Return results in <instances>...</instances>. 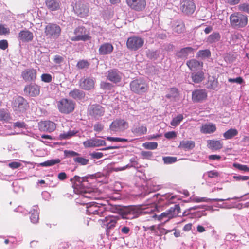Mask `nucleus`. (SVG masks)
<instances>
[{
  "mask_svg": "<svg viewBox=\"0 0 249 249\" xmlns=\"http://www.w3.org/2000/svg\"><path fill=\"white\" fill-rule=\"evenodd\" d=\"M74 10L75 13L81 18L87 17L89 12L88 5L81 1L76 3Z\"/></svg>",
  "mask_w": 249,
  "mask_h": 249,
  "instance_id": "4468645a",
  "label": "nucleus"
},
{
  "mask_svg": "<svg viewBox=\"0 0 249 249\" xmlns=\"http://www.w3.org/2000/svg\"><path fill=\"white\" fill-rule=\"evenodd\" d=\"M170 93L166 95V97L168 99L171 98H176L178 95V89L176 88H171L169 89Z\"/></svg>",
  "mask_w": 249,
  "mask_h": 249,
  "instance_id": "c03bdc74",
  "label": "nucleus"
},
{
  "mask_svg": "<svg viewBox=\"0 0 249 249\" xmlns=\"http://www.w3.org/2000/svg\"><path fill=\"white\" fill-rule=\"evenodd\" d=\"M221 36L219 33L215 32L209 35L207 38V42L209 43L212 44L220 40Z\"/></svg>",
  "mask_w": 249,
  "mask_h": 249,
  "instance_id": "f704fd0d",
  "label": "nucleus"
},
{
  "mask_svg": "<svg viewBox=\"0 0 249 249\" xmlns=\"http://www.w3.org/2000/svg\"><path fill=\"white\" fill-rule=\"evenodd\" d=\"M69 95L70 97L75 100H81L84 98L85 94L83 91L74 89L69 92Z\"/></svg>",
  "mask_w": 249,
  "mask_h": 249,
  "instance_id": "72a5a7b5",
  "label": "nucleus"
},
{
  "mask_svg": "<svg viewBox=\"0 0 249 249\" xmlns=\"http://www.w3.org/2000/svg\"><path fill=\"white\" fill-rule=\"evenodd\" d=\"M89 113L90 116L98 119L99 117L104 115L105 110L100 105L94 104L90 107Z\"/></svg>",
  "mask_w": 249,
  "mask_h": 249,
  "instance_id": "a211bd4d",
  "label": "nucleus"
},
{
  "mask_svg": "<svg viewBox=\"0 0 249 249\" xmlns=\"http://www.w3.org/2000/svg\"><path fill=\"white\" fill-rule=\"evenodd\" d=\"M120 218L118 216H106L104 219L100 220L106 226L107 231H108L115 227L117 221Z\"/></svg>",
  "mask_w": 249,
  "mask_h": 249,
  "instance_id": "412c9836",
  "label": "nucleus"
},
{
  "mask_svg": "<svg viewBox=\"0 0 249 249\" xmlns=\"http://www.w3.org/2000/svg\"><path fill=\"white\" fill-rule=\"evenodd\" d=\"M70 181L73 184H75L76 182H79L80 183H82V181L81 180V177L78 176H75L73 178L70 179Z\"/></svg>",
  "mask_w": 249,
  "mask_h": 249,
  "instance_id": "0e129e2a",
  "label": "nucleus"
},
{
  "mask_svg": "<svg viewBox=\"0 0 249 249\" xmlns=\"http://www.w3.org/2000/svg\"><path fill=\"white\" fill-rule=\"evenodd\" d=\"M12 106L13 110L17 113H24L29 107L27 101L20 96L14 99Z\"/></svg>",
  "mask_w": 249,
  "mask_h": 249,
  "instance_id": "39448f33",
  "label": "nucleus"
},
{
  "mask_svg": "<svg viewBox=\"0 0 249 249\" xmlns=\"http://www.w3.org/2000/svg\"><path fill=\"white\" fill-rule=\"evenodd\" d=\"M163 160L165 164H172L175 162L177 160V158L175 157H163Z\"/></svg>",
  "mask_w": 249,
  "mask_h": 249,
  "instance_id": "de8ad7c7",
  "label": "nucleus"
},
{
  "mask_svg": "<svg viewBox=\"0 0 249 249\" xmlns=\"http://www.w3.org/2000/svg\"><path fill=\"white\" fill-rule=\"evenodd\" d=\"M106 209L103 206H98L96 204L90 205L87 207V213L89 215H97L98 217L104 216Z\"/></svg>",
  "mask_w": 249,
  "mask_h": 249,
  "instance_id": "9b49d317",
  "label": "nucleus"
},
{
  "mask_svg": "<svg viewBox=\"0 0 249 249\" xmlns=\"http://www.w3.org/2000/svg\"><path fill=\"white\" fill-rule=\"evenodd\" d=\"M211 56V52L208 49L199 50L197 53V56L202 58L209 57Z\"/></svg>",
  "mask_w": 249,
  "mask_h": 249,
  "instance_id": "37998d69",
  "label": "nucleus"
},
{
  "mask_svg": "<svg viewBox=\"0 0 249 249\" xmlns=\"http://www.w3.org/2000/svg\"><path fill=\"white\" fill-rule=\"evenodd\" d=\"M238 131L236 129L231 128L226 131L223 134V136L226 139H231L238 134Z\"/></svg>",
  "mask_w": 249,
  "mask_h": 249,
  "instance_id": "58836bf2",
  "label": "nucleus"
},
{
  "mask_svg": "<svg viewBox=\"0 0 249 249\" xmlns=\"http://www.w3.org/2000/svg\"><path fill=\"white\" fill-rule=\"evenodd\" d=\"M195 146V142L193 141H182L178 146L180 149L185 150H189L193 149Z\"/></svg>",
  "mask_w": 249,
  "mask_h": 249,
  "instance_id": "2f4dec72",
  "label": "nucleus"
},
{
  "mask_svg": "<svg viewBox=\"0 0 249 249\" xmlns=\"http://www.w3.org/2000/svg\"><path fill=\"white\" fill-rule=\"evenodd\" d=\"M208 147L212 150H218L223 147V142L220 140H209L207 141Z\"/></svg>",
  "mask_w": 249,
  "mask_h": 249,
  "instance_id": "c85d7f7f",
  "label": "nucleus"
},
{
  "mask_svg": "<svg viewBox=\"0 0 249 249\" xmlns=\"http://www.w3.org/2000/svg\"><path fill=\"white\" fill-rule=\"evenodd\" d=\"M229 19L230 25L234 28H245L248 23L247 16L239 12L231 14Z\"/></svg>",
  "mask_w": 249,
  "mask_h": 249,
  "instance_id": "7ed1b4c3",
  "label": "nucleus"
},
{
  "mask_svg": "<svg viewBox=\"0 0 249 249\" xmlns=\"http://www.w3.org/2000/svg\"><path fill=\"white\" fill-rule=\"evenodd\" d=\"M40 130L44 132H52L54 131L56 127V124L51 121H41L38 123Z\"/></svg>",
  "mask_w": 249,
  "mask_h": 249,
  "instance_id": "f3484780",
  "label": "nucleus"
},
{
  "mask_svg": "<svg viewBox=\"0 0 249 249\" xmlns=\"http://www.w3.org/2000/svg\"><path fill=\"white\" fill-rule=\"evenodd\" d=\"M89 66V62L86 60H81L79 61L76 65V67L79 69L88 68Z\"/></svg>",
  "mask_w": 249,
  "mask_h": 249,
  "instance_id": "49530a36",
  "label": "nucleus"
},
{
  "mask_svg": "<svg viewBox=\"0 0 249 249\" xmlns=\"http://www.w3.org/2000/svg\"><path fill=\"white\" fill-rule=\"evenodd\" d=\"M164 136L167 139H172L176 137V134L174 131L168 132L164 134Z\"/></svg>",
  "mask_w": 249,
  "mask_h": 249,
  "instance_id": "69168bd1",
  "label": "nucleus"
},
{
  "mask_svg": "<svg viewBox=\"0 0 249 249\" xmlns=\"http://www.w3.org/2000/svg\"><path fill=\"white\" fill-rule=\"evenodd\" d=\"M27 124L24 122H17L14 123V127H18L19 128H26Z\"/></svg>",
  "mask_w": 249,
  "mask_h": 249,
  "instance_id": "052dcab7",
  "label": "nucleus"
},
{
  "mask_svg": "<svg viewBox=\"0 0 249 249\" xmlns=\"http://www.w3.org/2000/svg\"><path fill=\"white\" fill-rule=\"evenodd\" d=\"M144 39L138 36H133L128 38L126 45L127 48L131 51H137L144 44Z\"/></svg>",
  "mask_w": 249,
  "mask_h": 249,
  "instance_id": "423d86ee",
  "label": "nucleus"
},
{
  "mask_svg": "<svg viewBox=\"0 0 249 249\" xmlns=\"http://www.w3.org/2000/svg\"><path fill=\"white\" fill-rule=\"evenodd\" d=\"M147 127L144 125L136 127L132 130V132L137 136H141L147 133Z\"/></svg>",
  "mask_w": 249,
  "mask_h": 249,
  "instance_id": "e433bc0d",
  "label": "nucleus"
},
{
  "mask_svg": "<svg viewBox=\"0 0 249 249\" xmlns=\"http://www.w3.org/2000/svg\"><path fill=\"white\" fill-rule=\"evenodd\" d=\"M63 61H64V58L63 57H62L60 55H56L54 56V62L55 63L60 64V63H62Z\"/></svg>",
  "mask_w": 249,
  "mask_h": 249,
  "instance_id": "338daca9",
  "label": "nucleus"
},
{
  "mask_svg": "<svg viewBox=\"0 0 249 249\" xmlns=\"http://www.w3.org/2000/svg\"><path fill=\"white\" fill-rule=\"evenodd\" d=\"M180 212V208L179 205L176 204L174 207H171L165 212L161 213L158 216V219L162 220L164 219H167L165 222L168 221L169 220L175 217L178 215Z\"/></svg>",
  "mask_w": 249,
  "mask_h": 249,
  "instance_id": "0eeeda50",
  "label": "nucleus"
},
{
  "mask_svg": "<svg viewBox=\"0 0 249 249\" xmlns=\"http://www.w3.org/2000/svg\"><path fill=\"white\" fill-rule=\"evenodd\" d=\"M8 42L6 39L0 40V49L3 50H6L8 47Z\"/></svg>",
  "mask_w": 249,
  "mask_h": 249,
  "instance_id": "13d9d810",
  "label": "nucleus"
},
{
  "mask_svg": "<svg viewBox=\"0 0 249 249\" xmlns=\"http://www.w3.org/2000/svg\"><path fill=\"white\" fill-rule=\"evenodd\" d=\"M238 10L241 11L245 12L249 14V4L242 3L238 6Z\"/></svg>",
  "mask_w": 249,
  "mask_h": 249,
  "instance_id": "603ef678",
  "label": "nucleus"
},
{
  "mask_svg": "<svg viewBox=\"0 0 249 249\" xmlns=\"http://www.w3.org/2000/svg\"><path fill=\"white\" fill-rule=\"evenodd\" d=\"M10 33V29L6 27L5 25L0 24V35L6 36L8 35Z\"/></svg>",
  "mask_w": 249,
  "mask_h": 249,
  "instance_id": "8fccbe9b",
  "label": "nucleus"
},
{
  "mask_svg": "<svg viewBox=\"0 0 249 249\" xmlns=\"http://www.w3.org/2000/svg\"><path fill=\"white\" fill-rule=\"evenodd\" d=\"M21 75L26 82L35 81L36 79L37 71L33 68L26 69L22 71Z\"/></svg>",
  "mask_w": 249,
  "mask_h": 249,
  "instance_id": "dca6fc26",
  "label": "nucleus"
},
{
  "mask_svg": "<svg viewBox=\"0 0 249 249\" xmlns=\"http://www.w3.org/2000/svg\"><path fill=\"white\" fill-rule=\"evenodd\" d=\"M104 126L101 123L97 122L94 125V130L97 132H101L104 129Z\"/></svg>",
  "mask_w": 249,
  "mask_h": 249,
  "instance_id": "4d7b16f0",
  "label": "nucleus"
},
{
  "mask_svg": "<svg viewBox=\"0 0 249 249\" xmlns=\"http://www.w3.org/2000/svg\"><path fill=\"white\" fill-rule=\"evenodd\" d=\"M86 29L84 27L79 26L74 30L75 36L71 37L72 41H87L91 39V37L89 34H85Z\"/></svg>",
  "mask_w": 249,
  "mask_h": 249,
  "instance_id": "1a4fd4ad",
  "label": "nucleus"
},
{
  "mask_svg": "<svg viewBox=\"0 0 249 249\" xmlns=\"http://www.w3.org/2000/svg\"><path fill=\"white\" fill-rule=\"evenodd\" d=\"M21 166V164L20 162L17 161H13L8 164V166L13 169H17Z\"/></svg>",
  "mask_w": 249,
  "mask_h": 249,
  "instance_id": "bf43d9fd",
  "label": "nucleus"
},
{
  "mask_svg": "<svg viewBox=\"0 0 249 249\" xmlns=\"http://www.w3.org/2000/svg\"><path fill=\"white\" fill-rule=\"evenodd\" d=\"M207 174H208V176L209 178H214V177H217L219 175V173L217 172L213 171V170L210 171L208 172Z\"/></svg>",
  "mask_w": 249,
  "mask_h": 249,
  "instance_id": "774afa93",
  "label": "nucleus"
},
{
  "mask_svg": "<svg viewBox=\"0 0 249 249\" xmlns=\"http://www.w3.org/2000/svg\"><path fill=\"white\" fill-rule=\"evenodd\" d=\"M64 153L65 156L67 158L73 157L74 158L75 157H78V156H80L79 153L72 150H66L64 151Z\"/></svg>",
  "mask_w": 249,
  "mask_h": 249,
  "instance_id": "09e8293b",
  "label": "nucleus"
},
{
  "mask_svg": "<svg viewBox=\"0 0 249 249\" xmlns=\"http://www.w3.org/2000/svg\"><path fill=\"white\" fill-rule=\"evenodd\" d=\"M61 161L59 159H52L40 163L42 167L51 166L60 163Z\"/></svg>",
  "mask_w": 249,
  "mask_h": 249,
  "instance_id": "ea45409f",
  "label": "nucleus"
},
{
  "mask_svg": "<svg viewBox=\"0 0 249 249\" xmlns=\"http://www.w3.org/2000/svg\"><path fill=\"white\" fill-rule=\"evenodd\" d=\"M105 141L97 139H90L83 142L85 147H95L106 145Z\"/></svg>",
  "mask_w": 249,
  "mask_h": 249,
  "instance_id": "4be33fe9",
  "label": "nucleus"
},
{
  "mask_svg": "<svg viewBox=\"0 0 249 249\" xmlns=\"http://www.w3.org/2000/svg\"><path fill=\"white\" fill-rule=\"evenodd\" d=\"M183 119V116L182 114H178L176 117L174 118L171 122V125L173 126L176 127L178 125Z\"/></svg>",
  "mask_w": 249,
  "mask_h": 249,
  "instance_id": "79ce46f5",
  "label": "nucleus"
},
{
  "mask_svg": "<svg viewBox=\"0 0 249 249\" xmlns=\"http://www.w3.org/2000/svg\"><path fill=\"white\" fill-rule=\"evenodd\" d=\"M180 9L185 14H191L196 9V5L193 0H183L180 3Z\"/></svg>",
  "mask_w": 249,
  "mask_h": 249,
  "instance_id": "ddd939ff",
  "label": "nucleus"
},
{
  "mask_svg": "<svg viewBox=\"0 0 249 249\" xmlns=\"http://www.w3.org/2000/svg\"><path fill=\"white\" fill-rule=\"evenodd\" d=\"M9 117L8 113L4 109H0V120H7Z\"/></svg>",
  "mask_w": 249,
  "mask_h": 249,
  "instance_id": "6e6d98bb",
  "label": "nucleus"
},
{
  "mask_svg": "<svg viewBox=\"0 0 249 249\" xmlns=\"http://www.w3.org/2000/svg\"><path fill=\"white\" fill-rule=\"evenodd\" d=\"M39 208L37 206H34L33 209L30 211V218L31 222L36 224L39 221Z\"/></svg>",
  "mask_w": 249,
  "mask_h": 249,
  "instance_id": "7c9ffc66",
  "label": "nucleus"
},
{
  "mask_svg": "<svg viewBox=\"0 0 249 249\" xmlns=\"http://www.w3.org/2000/svg\"><path fill=\"white\" fill-rule=\"evenodd\" d=\"M107 139L109 141L115 142H127L128 141L126 139L119 137H107Z\"/></svg>",
  "mask_w": 249,
  "mask_h": 249,
  "instance_id": "3c124183",
  "label": "nucleus"
},
{
  "mask_svg": "<svg viewBox=\"0 0 249 249\" xmlns=\"http://www.w3.org/2000/svg\"><path fill=\"white\" fill-rule=\"evenodd\" d=\"M75 103L72 100L62 98L57 102L59 111L62 114H69L72 113L75 108Z\"/></svg>",
  "mask_w": 249,
  "mask_h": 249,
  "instance_id": "20e7f679",
  "label": "nucleus"
},
{
  "mask_svg": "<svg viewBox=\"0 0 249 249\" xmlns=\"http://www.w3.org/2000/svg\"><path fill=\"white\" fill-rule=\"evenodd\" d=\"M142 146L146 149L154 150L157 148V142H146L143 143Z\"/></svg>",
  "mask_w": 249,
  "mask_h": 249,
  "instance_id": "a18cd8bd",
  "label": "nucleus"
},
{
  "mask_svg": "<svg viewBox=\"0 0 249 249\" xmlns=\"http://www.w3.org/2000/svg\"><path fill=\"white\" fill-rule=\"evenodd\" d=\"M45 4L50 11H57L60 8V2L57 0H47Z\"/></svg>",
  "mask_w": 249,
  "mask_h": 249,
  "instance_id": "c756f323",
  "label": "nucleus"
},
{
  "mask_svg": "<svg viewBox=\"0 0 249 249\" xmlns=\"http://www.w3.org/2000/svg\"><path fill=\"white\" fill-rule=\"evenodd\" d=\"M191 78L192 81L195 83H199L201 82L205 78L204 73L201 70L196 72H192L191 73Z\"/></svg>",
  "mask_w": 249,
  "mask_h": 249,
  "instance_id": "473e14b6",
  "label": "nucleus"
},
{
  "mask_svg": "<svg viewBox=\"0 0 249 249\" xmlns=\"http://www.w3.org/2000/svg\"><path fill=\"white\" fill-rule=\"evenodd\" d=\"M73 161L76 163H78L80 165H86L89 163V160L80 157H75L73 159Z\"/></svg>",
  "mask_w": 249,
  "mask_h": 249,
  "instance_id": "a19ab883",
  "label": "nucleus"
},
{
  "mask_svg": "<svg viewBox=\"0 0 249 249\" xmlns=\"http://www.w3.org/2000/svg\"><path fill=\"white\" fill-rule=\"evenodd\" d=\"M60 27L54 23H49L45 28L44 33L50 38H57L61 34Z\"/></svg>",
  "mask_w": 249,
  "mask_h": 249,
  "instance_id": "6e6552de",
  "label": "nucleus"
},
{
  "mask_svg": "<svg viewBox=\"0 0 249 249\" xmlns=\"http://www.w3.org/2000/svg\"><path fill=\"white\" fill-rule=\"evenodd\" d=\"M173 31L178 34L183 33L185 30V24L183 22H177L173 27Z\"/></svg>",
  "mask_w": 249,
  "mask_h": 249,
  "instance_id": "c9c22d12",
  "label": "nucleus"
},
{
  "mask_svg": "<svg viewBox=\"0 0 249 249\" xmlns=\"http://www.w3.org/2000/svg\"><path fill=\"white\" fill-rule=\"evenodd\" d=\"M207 93L204 89H196L192 93V100L195 103L201 102L206 99Z\"/></svg>",
  "mask_w": 249,
  "mask_h": 249,
  "instance_id": "2eb2a0df",
  "label": "nucleus"
},
{
  "mask_svg": "<svg viewBox=\"0 0 249 249\" xmlns=\"http://www.w3.org/2000/svg\"><path fill=\"white\" fill-rule=\"evenodd\" d=\"M194 49L191 47H187L181 49L176 53V55L180 58H187L189 55L194 54Z\"/></svg>",
  "mask_w": 249,
  "mask_h": 249,
  "instance_id": "393cba45",
  "label": "nucleus"
},
{
  "mask_svg": "<svg viewBox=\"0 0 249 249\" xmlns=\"http://www.w3.org/2000/svg\"><path fill=\"white\" fill-rule=\"evenodd\" d=\"M233 166L239 170L245 172H249V168L246 165H242L239 163H234Z\"/></svg>",
  "mask_w": 249,
  "mask_h": 249,
  "instance_id": "864d4df0",
  "label": "nucleus"
},
{
  "mask_svg": "<svg viewBox=\"0 0 249 249\" xmlns=\"http://www.w3.org/2000/svg\"><path fill=\"white\" fill-rule=\"evenodd\" d=\"M129 88L133 93L141 95L148 92L149 86L144 78L140 77L131 81L129 84Z\"/></svg>",
  "mask_w": 249,
  "mask_h": 249,
  "instance_id": "f03ea898",
  "label": "nucleus"
},
{
  "mask_svg": "<svg viewBox=\"0 0 249 249\" xmlns=\"http://www.w3.org/2000/svg\"><path fill=\"white\" fill-rule=\"evenodd\" d=\"M41 80L46 83H50L52 80V77L51 74L44 73L41 76Z\"/></svg>",
  "mask_w": 249,
  "mask_h": 249,
  "instance_id": "5fc2aeb1",
  "label": "nucleus"
},
{
  "mask_svg": "<svg viewBox=\"0 0 249 249\" xmlns=\"http://www.w3.org/2000/svg\"><path fill=\"white\" fill-rule=\"evenodd\" d=\"M107 78L114 83L120 82L122 79L119 71L116 69H112L108 71Z\"/></svg>",
  "mask_w": 249,
  "mask_h": 249,
  "instance_id": "b1692460",
  "label": "nucleus"
},
{
  "mask_svg": "<svg viewBox=\"0 0 249 249\" xmlns=\"http://www.w3.org/2000/svg\"><path fill=\"white\" fill-rule=\"evenodd\" d=\"M33 33L27 30L21 31L18 34V38L22 41H31L33 40Z\"/></svg>",
  "mask_w": 249,
  "mask_h": 249,
  "instance_id": "cd10ccee",
  "label": "nucleus"
},
{
  "mask_svg": "<svg viewBox=\"0 0 249 249\" xmlns=\"http://www.w3.org/2000/svg\"><path fill=\"white\" fill-rule=\"evenodd\" d=\"M114 49L113 45L110 43H104L99 48L98 52L100 55H105L112 53Z\"/></svg>",
  "mask_w": 249,
  "mask_h": 249,
  "instance_id": "5701e85b",
  "label": "nucleus"
},
{
  "mask_svg": "<svg viewBox=\"0 0 249 249\" xmlns=\"http://www.w3.org/2000/svg\"><path fill=\"white\" fill-rule=\"evenodd\" d=\"M216 130V126L212 123L204 124L200 127V131L203 134H211Z\"/></svg>",
  "mask_w": 249,
  "mask_h": 249,
  "instance_id": "bb28decb",
  "label": "nucleus"
},
{
  "mask_svg": "<svg viewBox=\"0 0 249 249\" xmlns=\"http://www.w3.org/2000/svg\"><path fill=\"white\" fill-rule=\"evenodd\" d=\"M203 62H200L199 61L193 59L187 61L186 65L192 71H198L202 70L203 67Z\"/></svg>",
  "mask_w": 249,
  "mask_h": 249,
  "instance_id": "a878e982",
  "label": "nucleus"
},
{
  "mask_svg": "<svg viewBox=\"0 0 249 249\" xmlns=\"http://www.w3.org/2000/svg\"><path fill=\"white\" fill-rule=\"evenodd\" d=\"M95 81L92 77L81 79L79 82V87L83 89L89 90L94 88Z\"/></svg>",
  "mask_w": 249,
  "mask_h": 249,
  "instance_id": "6ab92c4d",
  "label": "nucleus"
},
{
  "mask_svg": "<svg viewBox=\"0 0 249 249\" xmlns=\"http://www.w3.org/2000/svg\"><path fill=\"white\" fill-rule=\"evenodd\" d=\"M149 213L150 217L154 218L156 217V214L152 210L143 211L138 206H132L125 209L123 213V218L127 219H133L138 217L142 213Z\"/></svg>",
  "mask_w": 249,
  "mask_h": 249,
  "instance_id": "f257e3e1",
  "label": "nucleus"
},
{
  "mask_svg": "<svg viewBox=\"0 0 249 249\" xmlns=\"http://www.w3.org/2000/svg\"><path fill=\"white\" fill-rule=\"evenodd\" d=\"M228 81L230 82H235L241 84L243 83V79L241 77H238L236 78H229Z\"/></svg>",
  "mask_w": 249,
  "mask_h": 249,
  "instance_id": "e2e57ef3",
  "label": "nucleus"
},
{
  "mask_svg": "<svg viewBox=\"0 0 249 249\" xmlns=\"http://www.w3.org/2000/svg\"><path fill=\"white\" fill-rule=\"evenodd\" d=\"M128 127V123L124 119H117L109 125V129L113 132L123 131Z\"/></svg>",
  "mask_w": 249,
  "mask_h": 249,
  "instance_id": "9d476101",
  "label": "nucleus"
},
{
  "mask_svg": "<svg viewBox=\"0 0 249 249\" xmlns=\"http://www.w3.org/2000/svg\"><path fill=\"white\" fill-rule=\"evenodd\" d=\"M126 2L131 9L136 11H142L146 5V0H126Z\"/></svg>",
  "mask_w": 249,
  "mask_h": 249,
  "instance_id": "f8f14e48",
  "label": "nucleus"
},
{
  "mask_svg": "<svg viewBox=\"0 0 249 249\" xmlns=\"http://www.w3.org/2000/svg\"><path fill=\"white\" fill-rule=\"evenodd\" d=\"M78 133L77 131L70 130L68 132L60 134L59 136V139L60 140L68 139L74 136Z\"/></svg>",
  "mask_w": 249,
  "mask_h": 249,
  "instance_id": "4c0bfd02",
  "label": "nucleus"
},
{
  "mask_svg": "<svg viewBox=\"0 0 249 249\" xmlns=\"http://www.w3.org/2000/svg\"><path fill=\"white\" fill-rule=\"evenodd\" d=\"M24 91L29 96L35 97L40 93V87L35 84H30L25 86Z\"/></svg>",
  "mask_w": 249,
  "mask_h": 249,
  "instance_id": "aec40b11",
  "label": "nucleus"
},
{
  "mask_svg": "<svg viewBox=\"0 0 249 249\" xmlns=\"http://www.w3.org/2000/svg\"><path fill=\"white\" fill-rule=\"evenodd\" d=\"M111 84L107 82H102L101 83V88L104 89H110L112 87Z\"/></svg>",
  "mask_w": 249,
  "mask_h": 249,
  "instance_id": "680f3d73",
  "label": "nucleus"
}]
</instances>
